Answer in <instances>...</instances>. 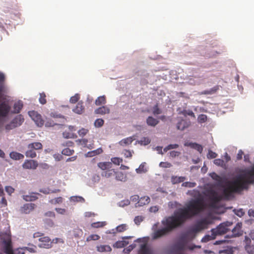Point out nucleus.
Wrapping results in <instances>:
<instances>
[{
	"label": "nucleus",
	"instance_id": "2",
	"mask_svg": "<svg viewBox=\"0 0 254 254\" xmlns=\"http://www.w3.org/2000/svg\"><path fill=\"white\" fill-rule=\"evenodd\" d=\"M254 183V167L246 174L240 175L230 182L226 188L223 185V200L228 199L234 193H239L247 190L250 184Z\"/></svg>",
	"mask_w": 254,
	"mask_h": 254
},
{
	"label": "nucleus",
	"instance_id": "24",
	"mask_svg": "<svg viewBox=\"0 0 254 254\" xmlns=\"http://www.w3.org/2000/svg\"><path fill=\"white\" fill-rule=\"evenodd\" d=\"M116 172L114 169H109L102 173L101 175L106 178L114 177Z\"/></svg>",
	"mask_w": 254,
	"mask_h": 254
},
{
	"label": "nucleus",
	"instance_id": "49",
	"mask_svg": "<svg viewBox=\"0 0 254 254\" xmlns=\"http://www.w3.org/2000/svg\"><path fill=\"white\" fill-rule=\"evenodd\" d=\"M140 143L142 145H146L150 143V139L148 137H144L141 139Z\"/></svg>",
	"mask_w": 254,
	"mask_h": 254
},
{
	"label": "nucleus",
	"instance_id": "47",
	"mask_svg": "<svg viewBox=\"0 0 254 254\" xmlns=\"http://www.w3.org/2000/svg\"><path fill=\"white\" fill-rule=\"evenodd\" d=\"M104 121L102 119H98L94 122V126L96 127H101L104 124Z\"/></svg>",
	"mask_w": 254,
	"mask_h": 254
},
{
	"label": "nucleus",
	"instance_id": "18",
	"mask_svg": "<svg viewBox=\"0 0 254 254\" xmlns=\"http://www.w3.org/2000/svg\"><path fill=\"white\" fill-rule=\"evenodd\" d=\"M231 64V73L234 75V79H235V82L238 83L239 80V75L238 74L237 69L235 66V64H234V62H232Z\"/></svg>",
	"mask_w": 254,
	"mask_h": 254
},
{
	"label": "nucleus",
	"instance_id": "17",
	"mask_svg": "<svg viewBox=\"0 0 254 254\" xmlns=\"http://www.w3.org/2000/svg\"><path fill=\"white\" fill-rule=\"evenodd\" d=\"M98 166L102 170H108L112 168V163L109 162H100Z\"/></svg>",
	"mask_w": 254,
	"mask_h": 254
},
{
	"label": "nucleus",
	"instance_id": "15",
	"mask_svg": "<svg viewBox=\"0 0 254 254\" xmlns=\"http://www.w3.org/2000/svg\"><path fill=\"white\" fill-rule=\"evenodd\" d=\"M209 223L206 219H203L197 222L196 225V228L198 230L206 229Z\"/></svg>",
	"mask_w": 254,
	"mask_h": 254
},
{
	"label": "nucleus",
	"instance_id": "7",
	"mask_svg": "<svg viewBox=\"0 0 254 254\" xmlns=\"http://www.w3.org/2000/svg\"><path fill=\"white\" fill-rule=\"evenodd\" d=\"M24 119L21 115H17L9 124H7L5 128L10 130L20 126L23 123Z\"/></svg>",
	"mask_w": 254,
	"mask_h": 254
},
{
	"label": "nucleus",
	"instance_id": "38",
	"mask_svg": "<svg viewBox=\"0 0 254 254\" xmlns=\"http://www.w3.org/2000/svg\"><path fill=\"white\" fill-rule=\"evenodd\" d=\"M145 163H143L141 164L139 166V167L136 169V172L137 173H145L147 172V169L145 168Z\"/></svg>",
	"mask_w": 254,
	"mask_h": 254
},
{
	"label": "nucleus",
	"instance_id": "29",
	"mask_svg": "<svg viewBox=\"0 0 254 254\" xmlns=\"http://www.w3.org/2000/svg\"><path fill=\"white\" fill-rule=\"evenodd\" d=\"M186 246V242L181 239L178 243H177L175 248L177 251H182L185 249Z\"/></svg>",
	"mask_w": 254,
	"mask_h": 254
},
{
	"label": "nucleus",
	"instance_id": "34",
	"mask_svg": "<svg viewBox=\"0 0 254 254\" xmlns=\"http://www.w3.org/2000/svg\"><path fill=\"white\" fill-rule=\"evenodd\" d=\"M106 103V99L105 96L103 95L99 97L95 102L96 105L99 106L102 104H105Z\"/></svg>",
	"mask_w": 254,
	"mask_h": 254
},
{
	"label": "nucleus",
	"instance_id": "52",
	"mask_svg": "<svg viewBox=\"0 0 254 254\" xmlns=\"http://www.w3.org/2000/svg\"><path fill=\"white\" fill-rule=\"evenodd\" d=\"M80 96L78 94H76L74 96H72L70 98V102L71 103H76L79 99Z\"/></svg>",
	"mask_w": 254,
	"mask_h": 254
},
{
	"label": "nucleus",
	"instance_id": "31",
	"mask_svg": "<svg viewBox=\"0 0 254 254\" xmlns=\"http://www.w3.org/2000/svg\"><path fill=\"white\" fill-rule=\"evenodd\" d=\"M35 150L33 148H28V150L25 152V156L28 158H35L37 154Z\"/></svg>",
	"mask_w": 254,
	"mask_h": 254
},
{
	"label": "nucleus",
	"instance_id": "60",
	"mask_svg": "<svg viewBox=\"0 0 254 254\" xmlns=\"http://www.w3.org/2000/svg\"><path fill=\"white\" fill-rule=\"evenodd\" d=\"M88 132V130L82 128V129H80L78 131V134L80 136H83L85 135H86L87 132Z\"/></svg>",
	"mask_w": 254,
	"mask_h": 254
},
{
	"label": "nucleus",
	"instance_id": "44",
	"mask_svg": "<svg viewBox=\"0 0 254 254\" xmlns=\"http://www.w3.org/2000/svg\"><path fill=\"white\" fill-rule=\"evenodd\" d=\"M5 79V77L4 74L2 72H0V86L1 85L4 86V92L6 91V87L4 85Z\"/></svg>",
	"mask_w": 254,
	"mask_h": 254
},
{
	"label": "nucleus",
	"instance_id": "59",
	"mask_svg": "<svg viewBox=\"0 0 254 254\" xmlns=\"http://www.w3.org/2000/svg\"><path fill=\"white\" fill-rule=\"evenodd\" d=\"M207 158L209 159H213L216 157L217 154L211 150H209L207 154Z\"/></svg>",
	"mask_w": 254,
	"mask_h": 254
},
{
	"label": "nucleus",
	"instance_id": "41",
	"mask_svg": "<svg viewBox=\"0 0 254 254\" xmlns=\"http://www.w3.org/2000/svg\"><path fill=\"white\" fill-rule=\"evenodd\" d=\"M218 89V87L215 86L213 88H211L209 90H204L202 92V94H212L214 93Z\"/></svg>",
	"mask_w": 254,
	"mask_h": 254
},
{
	"label": "nucleus",
	"instance_id": "37",
	"mask_svg": "<svg viewBox=\"0 0 254 254\" xmlns=\"http://www.w3.org/2000/svg\"><path fill=\"white\" fill-rule=\"evenodd\" d=\"M127 243L125 241H119L116 242L114 245V247L117 248H122L127 245Z\"/></svg>",
	"mask_w": 254,
	"mask_h": 254
},
{
	"label": "nucleus",
	"instance_id": "51",
	"mask_svg": "<svg viewBox=\"0 0 254 254\" xmlns=\"http://www.w3.org/2000/svg\"><path fill=\"white\" fill-rule=\"evenodd\" d=\"M105 225V223L103 222H94L91 224V226L93 228H98L102 227Z\"/></svg>",
	"mask_w": 254,
	"mask_h": 254
},
{
	"label": "nucleus",
	"instance_id": "6",
	"mask_svg": "<svg viewBox=\"0 0 254 254\" xmlns=\"http://www.w3.org/2000/svg\"><path fill=\"white\" fill-rule=\"evenodd\" d=\"M4 92V86L1 85L0 86V98L1 96L2 93ZM10 109L11 107L7 103L3 102L0 103V118L6 117L10 112Z\"/></svg>",
	"mask_w": 254,
	"mask_h": 254
},
{
	"label": "nucleus",
	"instance_id": "5",
	"mask_svg": "<svg viewBox=\"0 0 254 254\" xmlns=\"http://www.w3.org/2000/svg\"><path fill=\"white\" fill-rule=\"evenodd\" d=\"M209 200V205L212 208H217L218 202L222 199V195L219 194L217 191L210 189L206 191Z\"/></svg>",
	"mask_w": 254,
	"mask_h": 254
},
{
	"label": "nucleus",
	"instance_id": "33",
	"mask_svg": "<svg viewBox=\"0 0 254 254\" xmlns=\"http://www.w3.org/2000/svg\"><path fill=\"white\" fill-rule=\"evenodd\" d=\"M117 181H125L126 180V176L121 172H116L114 176Z\"/></svg>",
	"mask_w": 254,
	"mask_h": 254
},
{
	"label": "nucleus",
	"instance_id": "57",
	"mask_svg": "<svg viewBox=\"0 0 254 254\" xmlns=\"http://www.w3.org/2000/svg\"><path fill=\"white\" fill-rule=\"evenodd\" d=\"M159 166L162 168H170L172 164L168 162H161L159 164Z\"/></svg>",
	"mask_w": 254,
	"mask_h": 254
},
{
	"label": "nucleus",
	"instance_id": "28",
	"mask_svg": "<svg viewBox=\"0 0 254 254\" xmlns=\"http://www.w3.org/2000/svg\"><path fill=\"white\" fill-rule=\"evenodd\" d=\"M97 250L99 252H108L112 250L111 248L109 245H100L96 247Z\"/></svg>",
	"mask_w": 254,
	"mask_h": 254
},
{
	"label": "nucleus",
	"instance_id": "26",
	"mask_svg": "<svg viewBox=\"0 0 254 254\" xmlns=\"http://www.w3.org/2000/svg\"><path fill=\"white\" fill-rule=\"evenodd\" d=\"M189 126V124L186 121L182 120L180 122L178 123L177 127L178 129L183 130L186 128L188 127Z\"/></svg>",
	"mask_w": 254,
	"mask_h": 254
},
{
	"label": "nucleus",
	"instance_id": "36",
	"mask_svg": "<svg viewBox=\"0 0 254 254\" xmlns=\"http://www.w3.org/2000/svg\"><path fill=\"white\" fill-rule=\"evenodd\" d=\"M150 198L148 196L141 197L138 201L139 205H144L149 203Z\"/></svg>",
	"mask_w": 254,
	"mask_h": 254
},
{
	"label": "nucleus",
	"instance_id": "46",
	"mask_svg": "<svg viewBox=\"0 0 254 254\" xmlns=\"http://www.w3.org/2000/svg\"><path fill=\"white\" fill-rule=\"evenodd\" d=\"M196 183L194 182H186L182 184V187L186 188H193L196 186Z\"/></svg>",
	"mask_w": 254,
	"mask_h": 254
},
{
	"label": "nucleus",
	"instance_id": "64",
	"mask_svg": "<svg viewBox=\"0 0 254 254\" xmlns=\"http://www.w3.org/2000/svg\"><path fill=\"white\" fill-rule=\"evenodd\" d=\"M123 153L126 158H131L132 157V153L129 150H124Z\"/></svg>",
	"mask_w": 254,
	"mask_h": 254
},
{
	"label": "nucleus",
	"instance_id": "39",
	"mask_svg": "<svg viewBox=\"0 0 254 254\" xmlns=\"http://www.w3.org/2000/svg\"><path fill=\"white\" fill-rule=\"evenodd\" d=\"M40 97L39 99V102L42 104L45 105L47 103L46 95L44 92L40 93L39 94Z\"/></svg>",
	"mask_w": 254,
	"mask_h": 254
},
{
	"label": "nucleus",
	"instance_id": "25",
	"mask_svg": "<svg viewBox=\"0 0 254 254\" xmlns=\"http://www.w3.org/2000/svg\"><path fill=\"white\" fill-rule=\"evenodd\" d=\"M185 145L187 146H190L191 148H194L197 150L198 152L201 153L202 151V146L196 143H188L186 142L185 143Z\"/></svg>",
	"mask_w": 254,
	"mask_h": 254
},
{
	"label": "nucleus",
	"instance_id": "53",
	"mask_svg": "<svg viewBox=\"0 0 254 254\" xmlns=\"http://www.w3.org/2000/svg\"><path fill=\"white\" fill-rule=\"evenodd\" d=\"M161 113L162 111L161 109L159 108L158 105H155L153 108V114L154 115H156L160 114Z\"/></svg>",
	"mask_w": 254,
	"mask_h": 254
},
{
	"label": "nucleus",
	"instance_id": "3",
	"mask_svg": "<svg viewBox=\"0 0 254 254\" xmlns=\"http://www.w3.org/2000/svg\"><path fill=\"white\" fill-rule=\"evenodd\" d=\"M1 250L5 254H25V251L30 253H36L37 247L32 245L31 247H24L13 249L10 231L1 232L0 234Z\"/></svg>",
	"mask_w": 254,
	"mask_h": 254
},
{
	"label": "nucleus",
	"instance_id": "54",
	"mask_svg": "<svg viewBox=\"0 0 254 254\" xmlns=\"http://www.w3.org/2000/svg\"><path fill=\"white\" fill-rule=\"evenodd\" d=\"M23 198L26 201H34L38 198L35 195H23Z\"/></svg>",
	"mask_w": 254,
	"mask_h": 254
},
{
	"label": "nucleus",
	"instance_id": "61",
	"mask_svg": "<svg viewBox=\"0 0 254 254\" xmlns=\"http://www.w3.org/2000/svg\"><path fill=\"white\" fill-rule=\"evenodd\" d=\"M169 205L172 208H174L177 207L178 206H181L182 205L181 204L175 201V202H170L169 203Z\"/></svg>",
	"mask_w": 254,
	"mask_h": 254
},
{
	"label": "nucleus",
	"instance_id": "11",
	"mask_svg": "<svg viewBox=\"0 0 254 254\" xmlns=\"http://www.w3.org/2000/svg\"><path fill=\"white\" fill-rule=\"evenodd\" d=\"M38 166V162L34 160H26L22 165L23 168L32 170L36 169Z\"/></svg>",
	"mask_w": 254,
	"mask_h": 254
},
{
	"label": "nucleus",
	"instance_id": "55",
	"mask_svg": "<svg viewBox=\"0 0 254 254\" xmlns=\"http://www.w3.org/2000/svg\"><path fill=\"white\" fill-rule=\"evenodd\" d=\"M143 217L141 216H137L134 218V222L136 225H139L140 223L143 220Z\"/></svg>",
	"mask_w": 254,
	"mask_h": 254
},
{
	"label": "nucleus",
	"instance_id": "30",
	"mask_svg": "<svg viewBox=\"0 0 254 254\" xmlns=\"http://www.w3.org/2000/svg\"><path fill=\"white\" fill-rule=\"evenodd\" d=\"M152 251L145 244H143L141 246V249L139 254H152Z\"/></svg>",
	"mask_w": 254,
	"mask_h": 254
},
{
	"label": "nucleus",
	"instance_id": "63",
	"mask_svg": "<svg viewBox=\"0 0 254 254\" xmlns=\"http://www.w3.org/2000/svg\"><path fill=\"white\" fill-rule=\"evenodd\" d=\"M52 244L53 243H55V244L62 243V244H64V240L63 239L56 238L54 239L52 241Z\"/></svg>",
	"mask_w": 254,
	"mask_h": 254
},
{
	"label": "nucleus",
	"instance_id": "62",
	"mask_svg": "<svg viewBox=\"0 0 254 254\" xmlns=\"http://www.w3.org/2000/svg\"><path fill=\"white\" fill-rule=\"evenodd\" d=\"M72 199L75 201L84 202L85 199L81 196H73L72 197Z\"/></svg>",
	"mask_w": 254,
	"mask_h": 254
},
{
	"label": "nucleus",
	"instance_id": "14",
	"mask_svg": "<svg viewBox=\"0 0 254 254\" xmlns=\"http://www.w3.org/2000/svg\"><path fill=\"white\" fill-rule=\"evenodd\" d=\"M219 231V233L221 234L222 231L219 229L218 231H215V230H212V235H206L201 240L202 242L206 243L211 240H214L217 235L216 232Z\"/></svg>",
	"mask_w": 254,
	"mask_h": 254
},
{
	"label": "nucleus",
	"instance_id": "10",
	"mask_svg": "<svg viewBox=\"0 0 254 254\" xmlns=\"http://www.w3.org/2000/svg\"><path fill=\"white\" fill-rule=\"evenodd\" d=\"M28 114L38 126L42 127L44 125V121L42 119L41 116L37 112L35 111H29Z\"/></svg>",
	"mask_w": 254,
	"mask_h": 254
},
{
	"label": "nucleus",
	"instance_id": "56",
	"mask_svg": "<svg viewBox=\"0 0 254 254\" xmlns=\"http://www.w3.org/2000/svg\"><path fill=\"white\" fill-rule=\"evenodd\" d=\"M111 161L114 164L119 165L122 162L123 159L118 157H114L111 159Z\"/></svg>",
	"mask_w": 254,
	"mask_h": 254
},
{
	"label": "nucleus",
	"instance_id": "48",
	"mask_svg": "<svg viewBox=\"0 0 254 254\" xmlns=\"http://www.w3.org/2000/svg\"><path fill=\"white\" fill-rule=\"evenodd\" d=\"M234 250L232 247H226L223 246V254H233Z\"/></svg>",
	"mask_w": 254,
	"mask_h": 254
},
{
	"label": "nucleus",
	"instance_id": "1",
	"mask_svg": "<svg viewBox=\"0 0 254 254\" xmlns=\"http://www.w3.org/2000/svg\"><path fill=\"white\" fill-rule=\"evenodd\" d=\"M204 208L205 205L201 198L190 200L185 207L176 210L173 216L168 217L162 221L164 227L155 231L152 234V239L156 240L167 235L174 229L183 224L187 220L199 213Z\"/></svg>",
	"mask_w": 254,
	"mask_h": 254
},
{
	"label": "nucleus",
	"instance_id": "32",
	"mask_svg": "<svg viewBox=\"0 0 254 254\" xmlns=\"http://www.w3.org/2000/svg\"><path fill=\"white\" fill-rule=\"evenodd\" d=\"M134 139V138H133V137H127L126 138L122 139L121 141H120L119 143L122 146L129 145L132 143Z\"/></svg>",
	"mask_w": 254,
	"mask_h": 254
},
{
	"label": "nucleus",
	"instance_id": "22",
	"mask_svg": "<svg viewBox=\"0 0 254 254\" xmlns=\"http://www.w3.org/2000/svg\"><path fill=\"white\" fill-rule=\"evenodd\" d=\"M209 176L215 181H217L218 185L220 187L222 186V177L218 175L214 172L209 174Z\"/></svg>",
	"mask_w": 254,
	"mask_h": 254
},
{
	"label": "nucleus",
	"instance_id": "16",
	"mask_svg": "<svg viewBox=\"0 0 254 254\" xmlns=\"http://www.w3.org/2000/svg\"><path fill=\"white\" fill-rule=\"evenodd\" d=\"M110 113V109L106 106H102L95 110L96 114L105 115Z\"/></svg>",
	"mask_w": 254,
	"mask_h": 254
},
{
	"label": "nucleus",
	"instance_id": "8",
	"mask_svg": "<svg viewBox=\"0 0 254 254\" xmlns=\"http://www.w3.org/2000/svg\"><path fill=\"white\" fill-rule=\"evenodd\" d=\"M245 249L248 254H254V239L246 236L244 240Z\"/></svg>",
	"mask_w": 254,
	"mask_h": 254
},
{
	"label": "nucleus",
	"instance_id": "58",
	"mask_svg": "<svg viewBox=\"0 0 254 254\" xmlns=\"http://www.w3.org/2000/svg\"><path fill=\"white\" fill-rule=\"evenodd\" d=\"M40 192H43L45 194H49V193H56V192H60V190L59 189H58V190H40Z\"/></svg>",
	"mask_w": 254,
	"mask_h": 254
},
{
	"label": "nucleus",
	"instance_id": "9",
	"mask_svg": "<svg viewBox=\"0 0 254 254\" xmlns=\"http://www.w3.org/2000/svg\"><path fill=\"white\" fill-rule=\"evenodd\" d=\"M39 244L38 246L40 248L50 249L52 247L51 239L48 236H43L39 238Z\"/></svg>",
	"mask_w": 254,
	"mask_h": 254
},
{
	"label": "nucleus",
	"instance_id": "13",
	"mask_svg": "<svg viewBox=\"0 0 254 254\" xmlns=\"http://www.w3.org/2000/svg\"><path fill=\"white\" fill-rule=\"evenodd\" d=\"M85 108L83 105V102L82 101L79 102L76 106L72 109V111L77 114L81 115L84 112Z\"/></svg>",
	"mask_w": 254,
	"mask_h": 254
},
{
	"label": "nucleus",
	"instance_id": "50",
	"mask_svg": "<svg viewBox=\"0 0 254 254\" xmlns=\"http://www.w3.org/2000/svg\"><path fill=\"white\" fill-rule=\"evenodd\" d=\"M207 119L206 115L201 114L198 117V122L199 123H204L207 121Z\"/></svg>",
	"mask_w": 254,
	"mask_h": 254
},
{
	"label": "nucleus",
	"instance_id": "42",
	"mask_svg": "<svg viewBox=\"0 0 254 254\" xmlns=\"http://www.w3.org/2000/svg\"><path fill=\"white\" fill-rule=\"evenodd\" d=\"M100 239V236L98 235H96V234H92V235H91L90 236H89L87 238H86V241L87 242H89V241H96V240H98Z\"/></svg>",
	"mask_w": 254,
	"mask_h": 254
},
{
	"label": "nucleus",
	"instance_id": "21",
	"mask_svg": "<svg viewBox=\"0 0 254 254\" xmlns=\"http://www.w3.org/2000/svg\"><path fill=\"white\" fill-rule=\"evenodd\" d=\"M23 107V104L21 101H18L15 102L13 105V113L18 114L19 113Z\"/></svg>",
	"mask_w": 254,
	"mask_h": 254
},
{
	"label": "nucleus",
	"instance_id": "20",
	"mask_svg": "<svg viewBox=\"0 0 254 254\" xmlns=\"http://www.w3.org/2000/svg\"><path fill=\"white\" fill-rule=\"evenodd\" d=\"M27 148H33L35 150L42 149L43 145L41 142H35L29 144Z\"/></svg>",
	"mask_w": 254,
	"mask_h": 254
},
{
	"label": "nucleus",
	"instance_id": "40",
	"mask_svg": "<svg viewBox=\"0 0 254 254\" xmlns=\"http://www.w3.org/2000/svg\"><path fill=\"white\" fill-rule=\"evenodd\" d=\"M74 152V151L73 149H70L68 148H66L62 150V153L64 155L70 156L72 155Z\"/></svg>",
	"mask_w": 254,
	"mask_h": 254
},
{
	"label": "nucleus",
	"instance_id": "45",
	"mask_svg": "<svg viewBox=\"0 0 254 254\" xmlns=\"http://www.w3.org/2000/svg\"><path fill=\"white\" fill-rule=\"evenodd\" d=\"M127 226L125 224H121L117 227L116 230L118 232H123L127 229Z\"/></svg>",
	"mask_w": 254,
	"mask_h": 254
},
{
	"label": "nucleus",
	"instance_id": "27",
	"mask_svg": "<svg viewBox=\"0 0 254 254\" xmlns=\"http://www.w3.org/2000/svg\"><path fill=\"white\" fill-rule=\"evenodd\" d=\"M186 178L185 177H178L173 176L171 177V182L173 184H179L183 182Z\"/></svg>",
	"mask_w": 254,
	"mask_h": 254
},
{
	"label": "nucleus",
	"instance_id": "19",
	"mask_svg": "<svg viewBox=\"0 0 254 254\" xmlns=\"http://www.w3.org/2000/svg\"><path fill=\"white\" fill-rule=\"evenodd\" d=\"M159 121L152 116L148 117L146 119V123L148 126L151 127H155L158 123Z\"/></svg>",
	"mask_w": 254,
	"mask_h": 254
},
{
	"label": "nucleus",
	"instance_id": "43",
	"mask_svg": "<svg viewBox=\"0 0 254 254\" xmlns=\"http://www.w3.org/2000/svg\"><path fill=\"white\" fill-rule=\"evenodd\" d=\"M180 114H181L184 115L185 116H187V115L191 116V117H194V116H195L194 114L191 110H184L183 111H181L180 113Z\"/></svg>",
	"mask_w": 254,
	"mask_h": 254
},
{
	"label": "nucleus",
	"instance_id": "35",
	"mask_svg": "<svg viewBox=\"0 0 254 254\" xmlns=\"http://www.w3.org/2000/svg\"><path fill=\"white\" fill-rule=\"evenodd\" d=\"M103 152V150L102 148H99L96 150H93L92 151L88 152L87 153V156L88 157H93L96 155L100 154Z\"/></svg>",
	"mask_w": 254,
	"mask_h": 254
},
{
	"label": "nucleus",
	"instance_id": "12",
	"mask_svg": "<svg viewBox=\"0 0 254 254\" xmlns=\"http://www.w3.org/2000/svg\"><path fill=\"white\" fill-rule=\"evenodd\" d=\"M35 206L36 205L34 203H26L21 207L20 211L22 213L28 214L34 209Z\"/></svg>",
	"mask_w": 254,
	"mask_h": 254
},
{
	"label": "nucleus",
	"instance_id": "4",
	"mask_svg": "<svg viewBox=\"0 0 254 254\" xmlns=\"http://www.w3.org/2000/svg\"><path fill=\"white\" fill-rule=\"evenodd\" d=\"M232 225V222H223V244L226 242H231L229 239L236 238L242 236L243 231L242 230V224L238 223L232 229L228 228V227Z\"/></svg>",
	"mask_w": 254,
	"mask_h": 254
},
{
	"label": "nucleus",
	"instance_id": "23",
	"mask_svg": "<svg viewBox=\"0 0 254 254\" xmlns=\"http://www.w3.org/2000/svg\"><path fill=\"white\" fill-rule=\"evenodd\" d=\"M10 157L15 160H19L24 158V155L17 152H11L9 154Z\"/></svg>",
	"mask_w": 254,
	"mask_h": 254
}]
</instances>
